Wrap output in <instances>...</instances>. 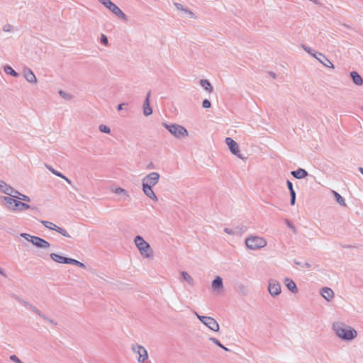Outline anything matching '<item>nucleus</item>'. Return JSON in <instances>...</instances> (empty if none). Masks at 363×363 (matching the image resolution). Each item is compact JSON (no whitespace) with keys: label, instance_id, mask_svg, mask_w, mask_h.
I'll list each match as a JSON object with an SVG mask.
<instances>
[{"label":"nucleus","instance_id":"4468645a","mask_svg":"<svg viewBox=\"0 0 363 363\" xmlns=\"http://www.w3.org/2000/svg\"><path fill=\"white\" fill-rule=\"evenodd\" d=\"M151 91H149L147 94V96L145 97V99L143 102V114L145 116H149L152 113V109L150 104V97Z\"/></svg>","mask_w":363,"mask_h":363},{"label":"nucleus","instance_id":"393cba45","mask_svg":"<svg viewBox=\"0 0 363 363\" xmlns=\"http://www.w3.org/2000/svg\"><path fill=\"white\" fill-rule=\"evenodd\" d=\"M30 208V206H29L28 204L16 200L15 206L13 208V211H16V210L23 211V210H28Z\"/></svg>","mask_w":363,"mask_h":363},{"label":"nucleus","instance_id":"4d7b16f0","mask_svg":"<svg viewBox=\"0 0 363 363\" xmlns=\"http://www.w3.org/2000/svg\"><path fill=\"white\" fill-rule=\"evenodd\" d=\"M358 169L360 172V173L363 175V167H359Z\"/></svg>","mask_w":363,"mask_h":363},{"label":"nucleus","instance_id":"f3484780","mask_svg":"<svg viewBox=\"0 0 363 363\" xmlns=\"http://www.w3.org/2000/svg\"><path fill=\"white\" fill-rule=\"evenodd\" d=\"M50 258L58 263L68 264L69 258L63 257L56 253H51Z\"/></svg>","mask_w":363,"mask_h":363},{"label":"nucleus","instance_id":"473e14b6","mask_svg":"<svg viewBox=\"0 0 363 363\" xmlns=\"http://www.w3.org/2000/svg\"><path fill=\"white\" fill-rule=\"evenodd\" d=\"M57 233H60L62 236L66 238H71V235L67 232L66 230L60 227H56V230Z\"/></svg>","mask_w":363,"mask_h":363},{"label":"nucleus","instance_id":"9d476101","mask_svg":"<svg viewBox=\"0 0 363 363\" xmlns=\"http://www.w3.org/2000/svg\"><path fill=\"white\" fill-rule=\"evenodd\" d=\"M225 142L233 155H236L240 159H244L242 155L240 154L238 144L233 139L231 138H226Z\"/></svg>","mask_w":363,"mask_h":363},{"label":"nucleus","instance_id":"7c9ffc66","mask_svg":"<svg viewBox=\"0 0 363 363\" xmlns=\"http://www.w3.org/2000/svg\"><path fill=\"white\" fill-rule=\"evenodd\" d=\"M40 223L47 228L50 229V230H56V227H57V225H56L55 224H54L53 223L50 222V221H47V220H41Z\"/></svg>","mask_w":363,"mask_h":363},{"label":"nucleus","instance_id":"5701e85b","mask_svg":"<svg viewBox=\"0 0 363 363\" xmlns=\"http://www.w3.org/2000/svg\"><path fill=\"white\" fill-rule=\"evenodd\" d=\"M320 294L321 296L327 301H330L334 296L333 291L328 287H323Z\"/></svg>","mask_w":363,"mask_h":363},{"label":"nucleus","instance_id":"cd10ccee","mask_svg":"<svg viewBox=\"0 0 363 363\" xmlns=\"http://www.w3.org/2000/svg\"><path fill=\"white\" fill-rule=\"evenodd\" d=\"M182 280L187 281L191 286L194 285V280L192 277L186 272H182Z\"/></svg>","mask_w":363,"mask_h":363},{"label":"nucleus","instance_id":"4be33fe9","mask_svg":"<svg viewBox=\"0 0 363 363\" xmlns=\"http://www.w3.org/2000/svg\"><path fill=\"white\" fill-rule=\"evenodd\" d=\"M284 283L286 284V286L287 287V289L289 291H291L294 294H296V293L298 292L297 286H296L295 282L293 280H291L289 278H286L284 279Z\"/></svg>","mask_w":363,"mask_h":363},{"label":"nucleus","instance_id":"8fccbe9b","mask_svg":"<svg viewBox=\"0 0 363 363\" xmlns=\"http://www.w3.org/2000/svg\"><path fill=\"white\" fill-rule=\"evenodd\" d=\"M58 177L65 179L68 184H71V181L67 177H66L64 174H62L61 172H60V174L58 175Z\"/></svg>","mask_w":363,"mask_h":363},{"label":"nucleus","instance_id":"13d9d810","mask_svg":"<svg viewBox=\"0 0 363 363\" xmlns=\"http://www.w3.org/2000/svg\"><path fill=\"white\" fill-rule=\"evenodd\" d=\"M0 274L3 275V276H6L4 271L0 268Z\"/></svg>","mask_w":363,"mask_h":363},{"label":"nucleus","instance_id":"dca6fc26","mask_svg":"<svg viewBox=\"0 0 363 363\" xmlns=\"http://www.w3.org/2000/svg\"><path fill=\"white\" fill-rule=\"evenodd\" d=\"M205 325L213 331L217 332L219 330V325L218 322L212 317H208L206 323H205Z\"/></svg>","mask_w":363,"mask_h":363},{"label":"nucleus","instance_id":"412c9836","mask_svg":"<svg viewBox=\"0 0 363 363\" xmlns=\"http://www.w3.org/2000/svg\"><path fill=\"white\" fill-rule=\"evenodd\" d=\"M211 286L214 291L222 289L223 287L222 278L219 276H217L212 281Z\"/></svg>","mask_w":363,"mask_h":363},{"label":"nucleus","instance_id":"58836bf2","mask_svg":"<svg viewBox=\"0 0 363 363\" xmlns=\"http://www.w3.org/2000/svg\"><path fill=\"white\" fill-rule=\"evenodd\" d=\"M59 94L66 100H71L72 99V96L71 94H67L62 90L59 91Z\"/></svg>","mask_w":363,"mask_h":363},{"label":"nucleus","instance_id":"4c0bfd02","mask_svg":"<svg viewBox=\"0 0 363 363\" xmlns=\"http://www.w3.org/2000/svg\"><path fill=\"white\" fill-rule=\"evenodd\" d=\"M99 129L101 132L104 133L108 134L111 133L110 128L106 125H103V124L100 125L99 127Z\"/></svg>","mask_w":363,"mask_h":363},{"label":"nucleus","instance_id":"f257e3e1","mask_svg":"<svg viewBox=\"0 0 363 363\" xmlns=\"http://www.w3.org/2000/svg\"><path fill=\"white\" fill-rule=\"evenodd\" d=\"M332 328L335 335L342 340L351 341L357 336V331L354 328L342 322L333 323Z\"/></svg>","mask_w":363,"mask_h":363},{"label":"nucleus","instance_id":"5fc2aeb1","mask_svg":"<svg viewBox=\"0 0 363 363\" xmlns=\"http://www.w3.org/2000/svg\"><path fill=\"white\" fill-rule=\"evenodd\" d=\"M48 323H51V324H52V325H57V323H56L54 320L50 319V318H49V320H48Z\"/></svg>","mask_w":363,"mask_h":363},{"label":"nucleus","instance_id":"a19ab883","mask_svg":"<svg viewBox=\"0 0 363 363\" xmlns=\"http://www.w3.org/2000/svg\"><path fill=\"white\" fill-rule=\"evenodd\" d=\"M3 30L4 32H12L13 31V26H11V24L7 23V24L4 26Z\"/></svg>","mask_w":363,"mask_h":363},{"label":"nucleus","instance_id":"7ed1b4c3","mask_svg":"<svg viewBox=\"0 0 363 363\" xmlns=\"http://www.w3.org/2000/svg\"><path fill=\"white\" fill-rule=\"evenodd\" d=\"M245 245L250 250H259L267 245V241L262 237L250 235L245 239Z\"/></svg>","mask_w":363,"mask_h":363},{"label":"nucleus","instance_id":"49530a36","mask_svg":"<svg viewBox=\"0 0 363 363\" xmlns=\"http://www.w3.org/2000/svg\"><path fill=\"white\" fill-rule=\"evenodd\" d=\"M25 304L28 305L27 303H26ZM28 306L35 313L38 314V315L41 313V312L37 308H35V306H32L30 304H28Z\"/></svg>","mask_w":363,"mask_h":363},{"label":"nucleus","instance_id":"b1692460","mask_svg":"<svg viewBox=\"0 0 363 363\" xmlns=\"http://www.w3.org/2000/svg\"><path fill=\"white\" fill-rule=\"evenodd\" d=\"M174 6H176V8L178 10L183 11L184 13L187 14L189 18H194V17H195L194 13L191 10H189L188 8L184 7L182 4L174 3Z\"/></svg>","mask_w":363,"mask_h":363},{"label":"nucleus","instance_id":"c03bdc74","mask_svg":"<svg viewBox=\"0 0 363 363\" xmlns=\"http://www.w3.org/2000/svg\"><path fill=\"white\" fill-rule=\"evenodd\" d=\"M45 167H47V169L50 171L52 174H54L55 175L57 176L60 174V172L55 170L54 168H52L51 166L50 165H48V164H45Z\"/></svg>","mask_w":363,"mask_h":363},{"label":"nucleus","instance_id":"09e8293b","mask_svg":"<svg viewBox=\"0 0 363 363\" xmlns=\"http://www.w3.org/2000/svg\"><path fill=\"white\" fill-rule=\"evenodd\" d=\"M286 185H287V187L289 190V193L291 194V192H295L294 188H293V184L292 183L289 181V180H287L286 182Z\"/></svg>","mask_w":363,"mask_h":363},{"label":"nucleus","instance_id":"1a4fd4ad","mask_svg":"<svg viewBox=\"0 0 363 363\" xmlns=\"http://www.w3.org/2000/svg\"><path fill=\"white\" fill-rule=\"evenodd\" d=\"M131 350L133 352L138 354V361L139 362H143L145 359H147V352L144 347L138 344H133L131 346Z\"/></svg>","mask_w":363,"mask_h":363},{"label":"nucleus","instance_id":"3c124183","mask_svg":"<svg viewBox=\"0 0 363 363\" xmlns=\"http://www.w3.org/2000/svg\"><path fill=\"white\" fill-rule=\"evenodd\" d=\"M128 106V104L127 103H122V104H120L119 105H118L117 106V110L118 111H121L123 109V106Z\"/></svg>","mask_w":363,"mask_h":363},{"label":"nucleus","instance_id":"864d4df0","mask_svg":"<svg viewBox=\"0 0 363 363\" xmlns=\"http://www.w3.org/2000/svg\"><path fill=\"white\" fill-rule=\"evenodd\" d=\"M40 317H41L43 319H44L45 320H46L47 322L49 320V318L45 315V314H43V313H41L40 315H39Z\"/></svg>","mask_w":363,"mask_h":363},{"label":"nucleus","instance_id":"f03ea898","mask_svg":"<svg viewBox=\"0 0 363 363\" xmlns=\"http://www.w3.org/2000/svg\"><path fill=\"white\" fill-rule=\"evenodd\" d=\"M0 190L4 194L10 196L12 198H16L18 199L28 201H30L29 196L22 194L18 191L13 189L12 186L8 185L6 182L2 180H0Z\"/></svg>","mask_w":363,"mask_h":363},{"label":"nucleus","instance_id":"0eeeda50","mask_svg":"<svg viewBox=\"0 0 363 363\" xmlns=\"http://www.w3.org/2000/svg\"><path fill=\"white\" fill-rule=\"evenodd\" d=\"M101 4H102L106 9H108L110 11H111L116 16L120 18L124 21H128L127 16L118 8L114 3H113L111 0H98Z\"/></svg>","mask_w":363,"mask_h":363},{"label":"nucleus","instance_id":"c756f323","mask_svg":"<svg viewBox=\"0 0 363 363\" xmlns=\"http://www.w3.org/2000/svg\"><path fill=\"white\" fill-rule=\"evenodd\" d=\"M1 199L4 201L9 206L13 205L15 206L16 200L12 197L9 196H2Z\"/></svg>","mask_w":363,"mask_h":363},{"label":"nucleus","instance_id":"2eb2a0df","mask_svg":"<svg viewBox=\"0 0 363 363\" xmlns=\"http://www.w3.org/2000/svg\"><path fill=\"white\" fill-rule=\"evenodd\" d=\"M315 58H316L325 67H330V68H334L333 64L330 61L329 59H328L322 53L318 52V55L315 56Z\"/></svg>","mask_w":363,"mask_h":363},{"label":"nucleus","instance_id":"bb28decb","mask_svg":"<svg viewBox=\"0 0 363 363\" xmlns=\"http://www.w3.org/2000/svg\"><path fill=\"white\" fill-rule=\"evenodd\" d=\"M4 72L8 74H10L14 77H18L19 76V74L18 72H16L11 66L9 65H6L4 66Z\"/></svg>","mask_w":363,"mask_h":363},{"label":"nucleus","instance_id":"9b49d317","mask_svg":"<svg viewBox=\"0 0 363 363\" xmlns=\"http://www.w3.org/2000/svg\"><path fill=\"white\" fill-rule=\"evenodd\" d=\"M268 291L272 296H278L281 293V285L277 281L270 279L269 281Z\"/></svg>","mask_w":363,"mask_h":363},{"label":"nucleus","instance_id":"ddd939ff","mask_svg":"<svg viewBox=\"0 0 363 363\" xmlns=\"http://www.w3.org/2000/svg\"><path fill=\"white\" fill-rule=\"evenodd\" d=\"M23 74L24 78L26 79V80L28 82L33 83V84L37 83V78H36L35 75L34 74V73L33 72V71L30 68H28L27 67H23Z\"/></svg>","mask_w":363,"mask_h":363},{"label":"nucleus","instance_id":"72a5a7b5","mask_svg":"<svg viewBox=\"0 0 363 363\" xmlns=\"http://www.w3.org/2000/svg\"><path fill=\"white\" fill-rule=\"evenodd\" d=\"M301 47L303 48V49L307 52L308 54H310L311 55H312L313 57H315V56H317L318 55V52H313V50L311 49V48L305 45H301Z\"/></svg>","mask_w":363,"mask_h":363},{"label":"nucleus","instance_id":"a18cd8bd","mask_svg":"<svg viewBox=\"0 0 363 363\" xmlns=\"http://www.w3.org/2000/svg\"><path fill=\"white\" fill-rule=\"evenodd\" d=\"M290 196H291L290 203H291V205L294 206L296 202V192H291V194H290Z\"/></svg>","mask_w":363,"mask_h":363},{"label":"nucleus","instance_id":"f8f14e48","mask_svg":"<svg viewBox=\"0 0 363 363\" xmlns=\"http://www.w3.org/2000/svg\"><path fill=\"white\" fill-rule=\"evenodd\" d=\"M246 230L247 227L243 225L236 226L234 228H225L223 230L225 233L232 235H241Z\"/></svg>","mask_w":363,"mask_h":363},{"label":"nucleus","instance_id":"603ef678","mask_svg":"<svg viewBox=\"0 0 363 363\" xmlns=\"http://www.w3.org/2000/svg\"><path fill=\"white\" fill-rule=\"evenodd\" d=\"M286 223L289 228L291 229L295 230L294 225L288 220H286Z\"/></svg>","mask_w":363,"mask_h":363},{"label":"nucleus","instance_id":"39448f33","mask_svg":"<svg viewBox=\"0 0 363 363\" xmlns=\"http://www.w3.org/2000/svg\"><path fill=\"white\" fill-rule=\"evenodd\" d=\"M21 236L31 242L34 246L40 249H48L50 247V244L45 240L34 235H30L28 233H21Z\"/></svg>","mask_w":363,"mask_h":363},{"label":"nucleus","instance_id":"79ce46f5","mask_svg":"<svg viewBox=\"0 0 363 363\" xmlns=\"http://www.w3.org/2000/svg\"><path fill=\"white\" fill-rule=\"evenodd\" d=\"M101 43L104 45H108V38L104 34H101Z\"/></svg>","mask_w":363,"mask_h":363},{"label":"nucleus","instance_id":"de8ad7c7","mask_svg":"<svg viewBox=\"0 0 363 363\" xmlns=\"http://www.w3.org/2000/svg\"><path fill=\"white\" fill-rule=\"evenodd\" d=\"M10 359L16 363H22L21 359L15 354L10 356Z\"/></svg>","mask_w":363,"mask_h":363},{"label":"nucleus","instance_id":"c85d7f7f","mask_svg":"<svg viewBox=\"0 0 363 363\" xmlns=\"http://www.w3.org/2000/svg\"><path fill=\"white\" fill-rule=\"evenodd\" d=\"M333 194L336 199V201L342 206H345L346 203L345 199L335 191H333Z\"/></svg>","mask_w":363,"mask_h":363},{"label":"nucleus","instance_id":"bf43d9fd","mask_svg":"<svg viewBox=\"0 0 363 363\" xmlns=\"http://www.w3.org/2000/svg\"><path fill=\"white\" fill-rule=\"evenodd\" d=\"M362 110L363 111V107L362 108Z\"/></svg>","mask_w":363,"mask_h":363},{"label":"nucleus","instance_id":"ea45409f","mask_svg":"<svg viewBox=\"0 0 363 363\" xmlns=\"http://www.w3.org/2000/svg\"><path fill=\"white\" fill-rule=\"evenodd\" d=\"M197 318L205 325V323H206L207 319L209 316H203L198 314L197 313H195Z\"/></svg>","mask_w":363,"mask_h":363},{"label":"nucleus","instance_id":"a211bd4d","mask_svg":"<svg viewBox=\"0 0 363 363\" xmlns=\"http://www.w3.org/2000/svg\"><path fill=\"white\" fill-rule=\"evenodd\" d=\"M291 174L294 177L298 179H303L308 175V172L302 168H298L297 170L292 171Z\"/></svg>","mask_w":363,"mask_h":363},{"label":"nucleus","instance_id":"6e6552de","mask_svg":"<svg viewBox=\"0 0 363 363\" xmlns=\"http://www.w3.org/2000/svg\"><path fill=\"white\" fill-rule=\"evenodd\" d=\"M159 179V173L152 172L143 179L142 186L153 187L158 183Z\"/></svg>","mask_w":363,"mask_h":363},{"label":"nucleus","instance_id":"6ab92c4d","mask_svg":"<svg viewBox=\"0 0 363 363\" xmlns=\"http://www.w3.org/2000/svg\"><path fill=\"white\" fill-rule=\"evenodd\" d=\"M143 186V191L144 194L149 197L150 199L157 201V197L155 195L154 191L152 190V187L150 186Z\"/></svg>","mask_w":363,"mask_h":363},{"label":"nucleus","instance_id":"6e6d98bb","mask_svg":"<svg viewBox=\"0 0 363 363\" xmlns=\"http://www.w3.org/2000/svg\"><path fill=\"white\" fill-rule=\"evenodd\" d=\"M269 74L272 78H274V79H275V78H276V74H275V73H274V72H270L269 73Z\"/></svg>","mask_w":363,"mask_h":363},{"label":"nucleus","instance_id":"a878e982","mask_svg":"<svg viewBox=\"0 0 363 363\" xmlns=\"http://www.w3.org/2000/svg\"><path fill=\"white\" fill-rule=\"evenodd\" d=\"M200 85L208 92L211 93L213 91V86L210 82L207 79H201Z\"/></svg>","mask_w":363,"mask_h":363},{"label":"nucleus","instance_id":"20e7f679","mask_svg":"<svg viewBox=\"0 0 363 363\" xmlns=\"http://www.w3.org/2000/svg\"><path fill=\"white\" fill-rule=\"evenodd\" d=\"M162 125L172 135H173L177 138H182L188 135L187 130L181 125L167 124L166 123H163Z\"/></svg>","mask_w":363,"mask_h":363},{"label":"nucleus","instance_id":"423d86ee","mask_svg":"<svg viewBox=\"0 0 363 363\" xmlns=\"http://www.w3.org/2000/svg\"><path fill=\"white\" fill-rule=\"evenodd\" d=\"M134 242L143 256L147 258L152 256L150 245L140 235L135 238Z\"/></svg>","mask_w":363,"mask_h":363},{"label":"nucleus","instance_id":"e433bc0d","mask_svg":"<svg viewBox=\"0 0 363 363\" xmlns=\"http://www.w3.org/2000/svg\"><path fill=\"white\" fill-rule=\"evenodd\" d=\"M115 193L117 194H123L127 198H129V196H130L129 194H128L127 191L121 187L116 188L115 190Z\"/></svg>","mask_w":363,"mask_h":363},{"label":"nucleus","instance_id":"37998d69","mask_svg":"<svg viewBox=\"0 0 363 363\" xmlns=\"http://www.w3.org/2000/svg\"><path fill=\"white\" fill-rule=\"evenodd\" d=\"M202 106L204 108H208L211 106V101L208 99H204L202 102Z\"/></svg>","mask_w":363,"mask_h":363},{"label":"nucleus","instance_id":"f704fd0d","mask_svg":"<svg viewBox=\"0 0 363 363\" xmlns=\"http://www.w3.org/2000/svg\"><path fill=\"white\" fill-rule=\"evenodd\" d=\"M294 264L296 265H298L300 266L301 268H310L311 267V264L309 263V262H298V261H296V260H294Z\"/></svg>","mask_w":363,"mask_h":363},{"label":"nucleus","instance_id":"2f4dec72","mask_svg":"<svg viewBox=\"0 0 363 363\" xmlns=\"http://www.w3.org/2000/svg\"><path fill=\"white\" fill-rule=\"evenodd\" d=\"M209 340L213 342L214 344L218 345L219 347L223 349L225 351H229V349L227 348L226 347H225L224 345H223L218 339H216L215 337H210Z\"/></svg>","mask_w":363,"mask_h":363},{"label":"nucleus","instance_id":"aec40b11","mask_svg":"<svg viewBox=\"0 0 363 363\" xmlns=\"http://www.w3.org/2000/svg\"><path fill=\"white\" fill-rule=\"evenodd\" d=\"M352 82L357 86H362L363 84V79L362 77L355 71H352L350 74Z\"/></svg>","mask_w":363,"mask_h":363},{"label":"nucleus","instance_id":"c9c22d12","mask_svg":"<svg viewBox=\"0 0 363 363\" xmlns=\"http://www.w3.org/2000/svg\"><path fill=\"white\" fill-rule=\"evenodd\" d=\"M68 264H74V265L79 266L80 267L85 268V265L83 263L80 262L79 261H78L77 259H72V258H69Z\"/></svg>","mask_w":363,"mask_h":363}]
</instances>
